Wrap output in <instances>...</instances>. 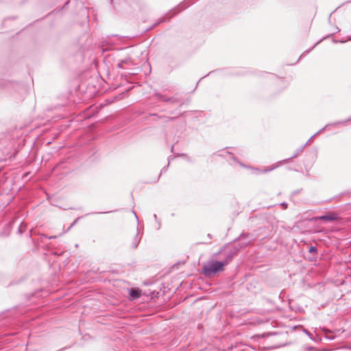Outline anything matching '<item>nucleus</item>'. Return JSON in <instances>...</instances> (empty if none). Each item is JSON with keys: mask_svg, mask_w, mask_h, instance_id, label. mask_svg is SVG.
Listing matches in <instances>:
<instances>
[{"mask_svg": "<svg viewBox=\"0 0 351 351\" xmlns=\"http://www.w3.org/2000/svg\"><path fill=\"white\" fill-rule=\"evenodd\" d=\"M306 146V144H304V145L303 146H302L301 147H300V148L297 149H296V151H295V154H294L291 157H290V158H289V160H291V159H293V158H296L299 154H300L303 152V150H304V147H305Z\"/></svg>", "mask_w": 351, "mask_h": 351, "instance_id": "nucleus-10", "label": "nucleus"}, {"mask_svg": "<svg viewBox=\"0 0 351 351\" xmlns=\"http://www.w3.org/2000/svg\"><path fill=\"white\" fill-rule=\"evenodd\" d=\"M134 63L130 57L119 60L117 62V66L121 69H127L130 66H133Z\"/></svg>", "mask_w": 351, "mask_h": 351, "instance_id": "nucleus-2", "label": "nucleus"}, {"mask_svg": "<svg viewBox=\"0 0 351 351\" xmlns=\"http://www.w3.org/2000/svg\"><path fill=\"white\" fill-rule=\"evenodd\" d=\"M237 252V250L232 249L231 250L226 256V258L223 261H221L222 263H226V265H227L233 258V257L236 255Z\"/></svg>", "mask_w": 351, "mask_h": 351, "instance_id": "nucleus-7", "label": "nucleus"}, {"mask_svg": "<svg viewBox=\"0 0 351 351\" xmlns=\"http://www.w3.org/2000/svg\"><path fill=\"white\" fill-rule=\"evenodd\" d=\"M45 237L48 238L49 239H56V238H57V236H51V237H47V235H45Z\"/></svg>", "mask_w": 351, "mask_h": 351, "instance_id": "nucleus-17", "label": "nucleus"}, {"mask_svg": "<svg viewBox=\"0 0 351 351\" xmlns=\"http://www.w3.org/2000/svg\"><path fill=\"white\" fill-rule=\"evenodd\" d=\"M317 219L322 220V221H333L338 219L337 215L335 213H327L326 215H324L322 216H319L316 218Z\"/></svg>", "mask_w": 351, "mask_h": 351, "instance_id": "nucleus-6", "label": "nucleus"}, {"mask_svg": "<svg viewBox=\"0 0 351 351\" xmlns=\"http://www.w3.org/2000/svg\"><path fill=\"white\" fill-rule=\"evenodd\" d=\"M140 241H141V238L138 236V230H137V232H136V235L134 236V237L132 240V242L131 243V247L134 250L136 249L140 243Z\"/></svg>", "mask_w": 351, "mask_h": 351, "instance_id": "nucleus-8", "label": "nucleus"}, {"mask_svg": "<svg viewBox=\"0 0 351 351\" xmlns=\"http://www.w3.org/2000/svg\"><path fill=\"white\" fill-rule=\"evenodd\" d=\"M351 120V118L347 119V120H345V121H337V122H335L334 123H332V124H327L325 127H324L323 128H322L321 130H319L318 132H317L314 135H313L310 138L309 140L305 143V144H308L309 142L312 141V139L316 136L318 134L321 133L322 132H323L325 128H326L329 125H339V124H341V125H346V123L348 121H350Z\"/></svg>", "mask_w": 351, "mask_h": 351, "instance_id": "nucleus-3", "label": "nucleus"}, {"mask_svg": "<svg viewBox=\"0 0 351 351\" xmlns=\"http://www.w3.org/2000/svg\"><path fill=\"white\" fill-rule=\"evenodd\" d=\"M289 161V159H285V160H282L281 161H279L278 162H276V164H274L272 165L270 167H265L264 169L261 170V171L263 172V173H267L269 171H271L276 168H278V167H280V165H281L282 164H285V163H287Z\"/></svg>", "mask_w": 351, "mask_h": 351, "instance_id": "nucleus-5", "label": "nucleus"}, {"mask_svg": "<svg viewBox=\"0 0 351 351\" xmlns=\"http://www.w3.org/2000/svg\"><path fill=\"white\" fill-rule=\"evenodd\" d=\"M154 218L155 219L156 221L158 223L157 229L159 230L160 228V226H161V223H160V221L158 220V217H157V215L156 214L154 215Z\"/></svg>", "mask_w": 351, "mask_h": 351, "instance_id": "nucleus-13", "label": "nucleus"}, {"mask_svg": "<svg viewBox=\"0 0 351 351\" xmlns=\"http://www.w3.org/2000/svg\"><path fill=\"white\" fill-rule=\"evenodd\" d=\"M323 331L324 332V333H325V337H326L327 339H330V340H332V339H335V337L329 336V335H328V333H331V332H332L330 330L326 329V328H323Z\"/></svg>", "mask_w": 351, "mask_h": 351, "instance_id": "nucleus-11", "label": "nucleus"}, {"mask_svg": "<svg viewBox=\"0 0 351 351\" xmlns=\"http://www.w3.org/2000/svg\"><path fill=\"white\" fill-rule=\"evenodd\" d=\"M281 206H283L285 209L287 208V204L285 202L282 203Z\"/></svg>", "mask_w": 351, "mask_h": 351, "instance_id": "nucleus-18", "label": "nucleus"}, {"mask_svg": "<svg viewBox=\"0 0 351 351\" xmlns=\"http://www.w3.org/2000/svg\"><path fill=\"white\" fill-rule=\"evenodd\" d=\"M311 350H313V347H309L308 348V351H311Z\"/></svg>", "mask_w": 351, "mask_h": 351, "instance_id": "nucleus-21", "label": "nucleus"}, {"mask_svg": "<svg viewBox=\"0 0 351 351\" xmlns=\"http://www.w3.org/2000/svg\"><path fill=\"white\" fill-rule=\"evenodd\" d=\"M208 237L210 239L212 238L211 235L210 234H208Z\"/></svg>", "mask_w": 351, "mask_h": 351, "instance_id": "nucleus-22", "label": "nucleus"}, {"mask_svg": "<svg viewBox=\"0 0 351 351\" xmlns=\"http://www.w3.org/2000/svg\"><path fill=\"white\" fill-rule=\"evenodd\" d=\"M130 300H135L141 297V290L138 288H132L129 290Z\"/></svg>", "mask_w": 351, "mask_h": 351, "instance_id": "nucleus-4", "label": "nucleus"}, {"mask_svg": "<svg viewBox=\"0 0 351 351\" xmlns=\"http://www.w3.org/2000/svg\"><path fill=\"white\" fill-rule=\"evenodd\" d=\"M80 217H77L72 223L71 225L70 226V227L67 229L66 231H69L73 226H74L77 223V221L80 219Z\"/></svg>", "mask_w": 351, "mask_h": 351, "instance_id": "nucleus-14", "label": "nucleus"}, {"mask_svg": "<svg viewBox=\"0 0 351 351\" xmlns=\"http://www.w3.org/2000/svg\"><path fill=\"white\" fill-rule=\"evenodd\" d=\"M226 263L218 261H210L202 265V272L206 277H211L218 272L222 271Z\"/></svg>", "mask_w": 351, "mask_h": 351, "instance_id": "nucleus-1", "label": "nucleus"}, {"mask_svg": "<svg viewBox=\"0 0 351 351\" xmlns=\"http://www.w3.org/2000/svg\"><path fill=\"white\" fill-rule=\"evenodd\" d=\"M317 249L315 246H311L308 249V252L310 254H314L312 257H309L308 259L311 261H315L316 259V254H317Z\"/></svg>", "mask_w": 351, "mask_h": 351, "instance_id": "nucleus-9", "label": "nucleus"}, {"mask_svg": "<svg viewBox=\"0 0 351 351\" xmlns=\"http://www.w3.org/2000/svg\"><path fill=\"white\" fill-rule=\"evenodd\" d=\"M25 228L26 225L22 222L18 229L19 233L22 234L25 231Z\"/></svg>", "mask_w": 351, "mask_h": 351, "instance_id": "nucleus-12", "label": "nucleus"}, {"mask_svg": "<svg viewBox=\"0 0 351 351\" xmlns=\"http://www.w3.org/2000/svg\"><path fill=\"white\" fill-rule=\"evenodd\" d=\"M305 333L308 336L310 337V338L311 339H313V338L311 337V334L310 333V332H308V330H305Z\"/></svg>", "mask_w": 351, "mask_h": 351, "instance_id": "nucleus-19", "label": "nucleus"}, {"mask_svg": "<svg viewBox=\"0 0 351 351\" xmlns=\"http://www.w3.org/2000/svg\"><path fill=\"white\" fill-rule=\"evenodd\" d=\"M226 154H232V153H231V152H226Z\"/></svg>", "mask_w": 351, "mask_h": 351, "instance_id": "nucleus-23", "label": "nucleus"}, {"mask_svg": "<svg viewBox=\"0 0 351 351\" xmlns=\"http://www.w3.org/2000/svg\"><path fill=\"white\" fill-rule=\"evenodd\" d=\"M187 6L186 5V4L184 3H182L181 4L179 5V8H180L181 10H184L186 8Z\"/></svg>", "mask_w": 351, "mask_h": 351, "instance_id": "nucleus-16", "label": "nucleus"}, {"mask_svg": "<svg viewBox=\"0 0 351 351\" xmlns=\"http://www.w3.org/2000/svg\"><path fill=\"white\" fill-rule=\"evenodd\" d=\"M165 101H169V102H172V103L178 101L177 99L173 98V97H169V98H168L167 99H165Z\"/></svg>", "mask_w": 351, "mask_h": 351, "instance_id": "nucleus-15", "label": "nucleus"}, {"mask_svg": "<svg viewBox=\"0 0 351 351\" xmlns=\"http://www.w3.org/2000/svg\"><path fill=\"white\" fill-rule=\"evenodd\" d=\"M132 213H134V216H135V217H136V220L138 221V217H137L136 213L134 210L132 211Z\"/></svg>", "mask_w": 351, "mask_h": 351, "instance_id": "nucleus-20", "label": "nucleus"}]
</instances>
